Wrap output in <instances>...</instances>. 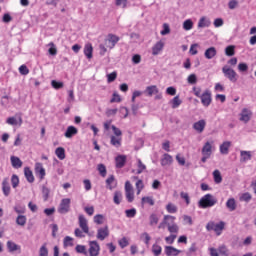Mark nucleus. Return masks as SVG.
Returning a JSON list of instances; mask_svg holds the SVG:
<instances>
[{
    "mask_svg": "<svg viewBox=\"0 0 256 256\" xmlns=\"http://www.w3.org/2000/svg\"><path fill=\"white\" fill-rule=\"evenodd\" d=\"M218 252L222 256H228V249L225 245L220 246L219 249H218Z\"/></svg>",
    "mask_w": 256,
    "mask_h": 256,
    "instance_id": "69168bd1",
    "label": "nucleus"
},
{
    "mask_svg": "<svg viewBox=\"0 0 256 256\" xmlns=\"http://www.w3.org/2000/svg\"><path fill=\"white\" fill-rule=\"evenodd\" d=\"M152 253L154 254V256H160L162 253V247L158 244H153Z\"/></svg>",
    "mask_w": 256,
    "mask_h": 256,
    "instance_id": "c03bdc74",
    "label": "nucleus"
},
{
    "mask_svg": "<svg viewBox=\"0 0 256 256\" xmlns=\"http://www.w3.org/2000/svg\"><path fill=\"white\" fill-rule=\"evenodd\" d=\"M222 73H224L225 77L232 83H236L237 73L232 68L228 66L222 67Z\"/></svg>",
    "mask_w": 256,
    "mask_h": 256,
    "instance_id": "0eeeda50",
    "label": "nucleus"
},
{
    "mask_svg": "<svg viewBox=\"0 0 256 256\" xmlns=\"http://www.w3.org/2000/svg\"><path fill=\"white\" fill-rule=\"evenodd\" d=\"M193 28V23L190 19L186 20L185 22H183V29H185L186 31H189Z\"/></svg>",
    "mask_w": 256,
    "mask_h": 256,
    "instance_id": "4d7b16f0",
    "label": "nucleus"
},
{
    "mask_svg": "<svg viewBox=\"0 0 256 256\" xmlns=\"http://www.w3.org/2000/svg\"><path fill=\"white\" fill-rule=\"evenodd\" d=\"M115 102L117 103L122 102V98L117 92H114L113 97L110 99V103H115Z\"/></svg>",
    "mask_w": 256,
    "mask_h": 256,
    "instance_id": "bf43d9fd",
    "label": "nucleus"
},
{
    "mask_svg": "<svg viewBox=\"0 0 256 256\" xmlns=\"http://www.w3.org/2000/svg\"><path fill=\"white\" fill-rule=\"evenodd\" d=\"M251 115H252V112L247 108H244L241 112L240 120L247 123L248 121H250Z\"/></svg>",
    "mask_w": 256,
    "mask_h": 256,
    "instance_id": "393cba45",
    "label": "nucleus"
},
{
    "mask_svg": "<svg viewBox=\"0 0 256 256\" xmlns=\"http://www.w3.org/2000/svg\"><path fill=\"white\" fill-rule=\"evenodd\" d=\"M177 220L176 217L172 215H165L163 218V222H161L158 226V229H164L165 225L168 226V231L170 234H178L179 226L175 221Z\"/></svg>",
    "mask_w": 256,
    "mask_h": 256,
    "instance_id": "f257e3e1",
    "label": "nucleus"
},
{
    "mask_svg": "<svg viewBox=\"0 0 256 256\" xmlns=\"http://www.w3.org/2000/svg\"><path fill=\"white\" fill-rule=\"evenodd\" d=\"M97 169H98V171H99L100 176L106 177V175H107V170H106V166H105L104 164H98Z\"/></svg>",
    "mask_w": 256,
    "mask_h": 256,
    "instance_id": "de8ad7c7",
    "label": "nucleus"
},
{
    "mask_svg": "<svg viewBox=\"0 0 256 256\" xmlns=\"http://www.w3.org/2000/svg\"><path fill=\"white\" fill-rule=\"evenodd\" d=\"M251 200H252V195L250 193H248V192L243 193L240 196V201L241 202L249 203Z\"/></svg>",
    "mask_w": 256,
    "mask_h": 256,
    "instance_id": "37998d69",
    "label": "nucleus"
},
{
    "mask_svg": "<svg viewBox=\"0 0 256 256\" xmlns=\"http://www.w3.org/2000/svg\"><path fill=\"white\" fill-rule=\"evenodd\" d=\"M92 52L93 48L91 44H86L85 48L83 49V53H85V56L87 59H92Z\"/></svg>",
    "mask_w": 256,
    "mask_h": 256,
    "instance_id": "f704fd0d",
    "label": "nucleus"
},
{
    "mask_svg": "<svg viewBox=\"0 0 256 256\" xmlns=\"http://www.w3.org/2000/svg\"><path fill=\"white\" fill-rule=\"evenodd\" d=\"M24 174L28 183H34L35 177L33 171L29 167L24 168Z\"/></svg>",
    "mask_w": 256,
    "mask_h": 256,
    "instance_id": "b1692460",
    "label": "nucleus"
},
{
    "mask_svg": "<svg viewBox=\"0 0 256 256\" xmlns=\"http://www.w3.org/2000/svg\"><path fill=\"white\" fill-rule=\"evenodd\" d=\"M117 79V72H111L110 74L107 75V82L108 84H111Z\"/></svg>",
    "mask_w": 256,
    "mask_h": 256,
    "instance_id": "603ef678",
    "label": "nucleus"
},
{
    "mask_svg": "<svg viewBox=\"0 0 256 256\" xmlns=\"http://www.w3.org/2000/svg\"><path fill=\"white\" fill-rule=\"evenodd\" d=\"M122 141H123L122 137L110 136V144L113 147H116V148L121 147L122 146Z\"/></svg>",
    "mask_w": 256,
    "mask_h": 256,
    "instance_id": "5701e85b",
    "label": "nucleus"
},
{
    "mask_svg": "<svg viewBox=\"0 0 256 256\" xmlns=\"http://www.w3.org/2000/svg\"><path fill=\"white\" fill-rule=\"evenodd\" d=\"M252 158V154L250 151H241V158H240V161L241 162H247V161H250Z\"/></svg>",
    "mask_w": 256,
    "mask_h": 256,
    "instance_id": "72a5a7b5",
    "label": "nucleus"
},
{
    "mask_svg": "<svg viewBox=\"0 0 256 256\" xmlns=\"http://www.w3.org/2000/svg\"><path fill=\"white\" fill-rule=\"evenodd\" d=\"M216 56H217V48L210 47L207 50H205V53H204L205 59L212 60Z\"/></svg>",
    "mask_w": 256,
    "mask_h": 256,
    "instance_id": "a211bd4d",
    "label": "nucleus"
},
{
    "mask_svg": "<svg viewBox=\"0 0 256 256\" xmlns=\"http://www.w3.org/2000/svg\"><path fill=\"white\" fill-rule=\"evenodd\" d=\"M78 225L82 229L83 233H85L86 235H89V225L84 215L78 216Z\"/></svg>",
    "mask_w": 256,
    "mask_h": 256,
    "instance_id": "9d476101",
    "label": "nucleus"
},
{
    "mask_svg": "<svg viewBox=\"0 0 256 256\" xmlns=\"http://www.w3.org/2000/svg\"><path fill=\"white\" fill-rule=\"evenodd\" d=\"M16 225L24 227L27 225V217L24 215H19L18 218H16Z\"/></svg>",
    "mask_w": 256,
    "mask_h": 256,
    "instance_id": "58836bf2",
    "label": "nucleus"
},
{
    "mask_svg": "<svg viewBox=\"0 0 256 256\" xmlns=\"http://www.w3.org/2000/svg\"><path fill=\"white\" fill-rule=\"evenodd\" d=\"M138 164H137V172L136 175H140L143 173V171H146V165L142 163L141 159L137 160Z\"/></svg>",
    "mask_w": 256,
    "mask_h": 256,
    "instance_id": "a19ab883",
    "label": "nucleus"
},
{
    "mask_svg": "<svg viewBox=\"0 0 256 256\" xmlns=\"http://www.w3.org/2000/svg\"><path fill=\"white\" fill-rule=\"evenodd\" d=\"M119 246L121 249L127 248L129 246V240L127 237H122L119 241Z\"/></svg>",
    "mask_w": 256,
    "mask_h": 256,
    "instance_id": "a18cd8bd",
    "label": "nucleus"
},
{
    "mask_svg": "<svg viewBox=\"0 0 256 256\" xmlns=\"http://www.w3.org/2000/svg\"><path fill=\"white\" fill-rule=\"evenodd\" d=\"M213 177H214V182H215V184H220V183H222L223 178H222V174L220 173L219 170H215V171L213 172Z\"/></svg>",
    "mask_w": 256,
    "mask_h": 256,
    "instance_id": "4c0bfd02",
    "label": "nucleus"
},
{
    "mask_svg": "<svg viewBox=\"0 0 256 256\" xmlns=\"http://www.w3.org/2000/svg\"><path fill=\"white\" fill-rule=\"evenodd\" d=\"M94 223H96L97 225H102L103 221H104V217L101 214H97L96 216H94L93 218Z\"/></svg>",
    "mask_w": 256,
    "mask_h": 256,
    "instance_id": "5fc2aeb1",
    "label": "nucleus"
},
{
    "mask_svg": "<svg viewBox=\"0 0 256 256\" xmlns=\"http://www.w3.org/2000/svg\"><path fill=\"white\" fill-rule=\"evenodd\" d=\"M205 228L208 231H214L216 235L221 236L223 230L225 229V222L221 221L219 223H215L213 221H210L207 223V226H205Z\"/></svg>",
    "mask_w": 256,
    "mask_h": 256,
    "instance_id": "7ed1b4c3",
    "label": "nucleus"
},
{
    "mask_svg": "<svg viewBox=\"0 0 256 256\" xmlns=\"http://www.w3.org/2000/svg\"><path fill=\"white\" fill-rule=\"evenodd\" d=\"M202 155L203 156H212V144L207 142L204 144L202 148Z\"/></svg>",
    "mask_w": 256,
    "mask_h": 256,
    "instance_id": "bb28decb",
    "label": "nucleus"
},
{
    "mask_svg": "<svg viewBox=\"0 0 256 256\" xmlns=\"http://www.w3.org/2000/svg\"><path fill=\"white\" fill-rule=\"evenodd\" d=\"M148 204L150 207L155 206V200L151 196H146L141 199V205L144 206Z\"/></svg>",
    "mask_w": 256,
    "mask_h": 256,
    "instance_id": "c85d7f7f",
    "label": "nucleus"
},
{
    "mask_svg": "<svg viewBox=\"0 0 256 256\" xmlns=\"http://www.w3.org/2000/svg\"><path fill=\"white\" fill-rule=\"evenodd\" d=\"M39 256H48L47 244H43L38 252Z\"/></svg>",
    "mask_w": 256,
    "mask_h": 256,
    "instance_id": "6e6d98bb",
    "label": "nucleus"
},
{
    "mask_svg": "<svg viewBox=\"0 0 256 256\" xmlns=\"http://www.w3.org/2000/svg\"><path fill=\"white\" fill-rule=\"evenodd\" d=\"M55 155L59 160L63 161L65 159V149L62 147L55 149Z\"/></svg>",
    "mask_w": 256,
    "mask_h": 256,
    "instance_id": "c9c22d12",
    "label": "nucleus"
},
{
    "mask_svg": "<svg viewBox=\"0 0 256 256\" xmlns=\"http://www.w3.org/2000/svg\"><path fill=\"white\" fill-rule=\"evenodd\" d=\"M218 203V200L214 198L212 194H205L202 198H200L198 202L199 208L207 209L214 207Z\"/></svg>",
    "mask_w": 256,
    "mask_h": 256,
    "instance_id": "f03ea898",
    "label": "nucleus"
},
{
    "mask_svg": "<svg viewBox=\"0 0 256 256\" xmlns=\"http://www.w3.org/2000/svg\"><path fill=\"white\" fill-rule=\"evenodd\" d=\"M35 174L38 176V178L45 179L46 176V170L43 167L41 162H36L35 163Z\"/></svg>",
    "mask_w": 256,
    "mask_h": 256,
    "instance_id": "f8f14e48",
    "label": "nucleus"
},
{
    "mask_svg": "<svg viewBox=\"0 0 256 256\" xmlns=\"http://www.w3.org/2000/svg\"><path fill=\"white\" fill-rule=\"evenodd\" d=\"M181 253V250L174 248L173 246L165 247L166 256H178Z\"/></svg>",
    "mask_w": 256,
    "mask_h": 256,
    "instance_id": "aec40b11",
    "label": "nucleus"
},
{
    "mask_svg": "<svg viewBox=\"0 0 256 256\" xmlns=\"http://www.w3.org/2000/svg\"><path fill=\"white\" fill-rule=\"evenodd\" d=\"M125 164H127V156L120 154L115 157V167L118 169H122Z\"/></svg>",
    "mask_w": 256,
    "mask_h": 256,
    "instance_id": "ddd939ff",
    "label": "nucleus"
},
{
    "mask_svg": "<svg viewBox=\"0 0 256 256\" xmlns=\"http://www.w3.org/2000/svg\"><path fill=\"white\" fill-rule=\"evenodd\" d=\"M114 181H115V178H114L113 175H111V176L108 177L106 183H107V187H108L109 190L114 189V187L112 186V184L114 183Z\"/></svg>",
    "mask_w": 256,
    "mask_h": 256,
    "instance_id": "052dcab7",
    "label": "nucleus"
},
{
    "mask_svg": "<svg viewBox=\"0 0 256 256\" xmlns=\"http://www.w3.org/2000/svg\"><path fill=\"white\" fill-rule=\"evenodd\" d=\"M225 54L227 57H233L235 55V46L229 45L225 48Z\"/></svg>",
    "mask_w": 256,
    "mask_h": 256,
    "instance_id": "79ce46f5",
    "label": "nucleus"
},
{
    "mask_svg": "<svg viewBox=\"0 0 256 256\" xmlns=\"http://www.w3.org/2000/svg\"><path fill=\"white\" fill-rule=\"evenodd\" d=\"M226 207L228 211H231V212L235 211L237 208L235 199L234 198L227 199Z\"/></svg>",
    "mask_w": 256,
    "mask_h": 256,
    "instance_id": "cd10ccee",
    "label": "nucleus"
},
{
    "mask_svg": "<svg viewBox=\"0 0 256 256\" xmlns=\"http://www.w3.org/2000/svg\"><path fill=\"white\" fill-rule=\"evenodd\" d=\"M175 239H177V236L171 234L170 236L165 237V242L168 244H173Z\"/></svg>",
    "mask_w": 256,
    "mask_h": 256,
    "instance_id": "338daca9",
    "label": "nucleus"
},
{
    "mask_svg": "<svg viewBox=\"0 0 256 256\" xmlns=\"http://www.w3.org/2000/svg\"><path fill=\"white\" fill-rule=\"evenodd\" d=\"M88 256H99L101 247L100 244L96 240H92L88 242Z\"/></svg>",
    "mask_w": 256,
    "mask_h": 256,
    "instance_id": "20e7f679",
    "label": "nucleus"
},
{
    "mask_svg": "<svg viewBox=\"0 0 256 256\" xmlns=\"http://www.w3.org/2000/svg\"><path fill=\"white\" fill-rule=\"evenodd\" d=\"M7 248H8V250H9V253H14V252H16V251H19V252H20V250H21L20 245L15 244V243H14L13 241H11V240H9V241L7 242Z\"/></svg>",
    "mask_w": 256,
    "mask_h": 256,
    "instance_id": "a878e982",
    "label": "nucleus"
},
{
    "mask_svg": "<svg viewBox=\"0 0 256 256\" xmlns=\"http://www.w3.org/2000/svg\"><path fill=\"white\" fill-rule=\"evenodd\" d=\"M123 200V194L121 191H115L114 192V197H113V202L115 205H120Z\"/></svg>",
    "mask_w": 256,
    "mask_h": 256,
    "instance_id": "7c9ffc66",
    "label": "nucleus"
},
{
    "mask_svg": "<svg viewBox=\"0 0 256 256\" xmlns=\"http://www.w3.org/2000/svg\"><path fill=\"white\" fill-rule=\"evenodd\" d=\"M200 102L205 107H209L212 103V93L210 90H205L201 96H199Z\"/></svg>",
    "mask_w": 256,
    "mask_h": 256,
    "instance_id": "6e6552de",
    "label": "nucleus"
},
{
    "mask_svg": "<svg viewBox=\"0 0 256 256\" xmlns=\"http://www.w3.org/2000/svg\"><path fill=\"white\" fill-rule=\"evenodd\" d=\"M145 188V186L143 185V181L142 180H138L136 182V189H137V192L136 194L137 195H140L141 194V191Z\"/></svg>",
    "mask_w": 256,
    "mask_h": 256,
    "instance_id": "864d4df0",
    "label": "nucleus"
},
{
    "mask_svg": "<svg viewBox=\"0 0 256 256\" xmlns=\"http://www.w3.org/2000/svg\"><path fill=\"white\" fill-rule=\"evenodd\" d=\"M72 203V200L69 198L61 199L58 212L60 214H67L70 211V204Z\"/></svg>",
    "mask_w": 256,
    "mask_h": 256,
    "instance_id": "423d86ee",
    "label": "nucleus"
},
{
    "mask_svg": "<svg viewBox=\"0 0 256 256\" xmlns=\"http://www.w3.org/2000/svg\"><path fill=\"white\" fill-rule=\"evenodd\" d=\"M10 161H11V166H13L14 169H20L23 166L22 160H20V158L16 156H11Z\"/></svg>",
    "mask_w": 256,
    "mask_h": 256,
    "instance_id": "4be33fe9",
    "label": "nucleus"
},
{
    "mask_svg": "<svg viewBox=\"0 0 256 256\" xmlns=\"http://www.w3.org/2000/svg\"><path fill=\"white\" fill-rule=\"evenodd\" d=\"M19 73H20L21 75H28V74H29V69H28V67H27L26 65H21V66L19 67Z\"/></svg>",
    "mask_w": 256,
    "mask_h": 256,
    "instance_id": "0e129e2a",
    "label": "nucleus"
},
{
    "mask_svg": "<svg viewBox=\"0 0 256 256\" xmlns=\"http://www.w3.org/2000/svg\"><path fill=\"white\" fill-rule=\"evenodd\" d=\"M119 37L117 35L109 34L108 39L105 40V44L108 48L113 49L115 45L119 42Z\"/></svg>",
    "mask_w": 256,
    "mask_h": 256,
    "instance_id": "9b49d317",
    "label": "nucleus"
},
{
    "mask_svg": "<svg viewBox=\"0 0 256 256\" xmlns=\"http://www.w3.org/2000/svg\"><path fill=\"white\" fill-rule=\"evenodd\" d=\"M164 49V42L162 40L158 41L152 47V55L158 56Z\"/></svg>",
    "mask_w": 256,
    "mask_h": 256,
    "instance_id": "4468645a",
    "label": "nucleus"
},
{
    "mask_svg": "<svg viewBox=\"0 0 256 256\" xmlns=\"http://www.w3.org/2000/svg\"><path fill=\"white\" fill-rule=\"evenodd\" d=\"M76 253L82 254L83 256H88V251L85 245L77 244L75 247Z\"/></svg>",
    "mask_w": 256,
    "mask_h": 256,
    "instance_id": "2f4dec72",
    "label": "nucleus"
},
{
    "mask_svg": "<svg viewBox=\"0 0 256 256\" xmlns=\"http://www.w3.org/2000/svg\"><path fill=\"white\" fill-rule=\"evenodd\" d=\"M159 90L156 85H150L146 88V93L149 97H152L153 95L158 94Z\"/></svg>",
    "mask_w": 256,
    "mask_h": 256,
    "instance_id": "c756f323",
    "label": "nucleus"
},
{
    "mask_svg": "<svg viewBox=\"0 0 256 256\" xmlns=\"http://www.w3.org/2000/svg\"><path fill=\"white\" fill-rule=\"evenodd\" d=\"M141 239L143 240L144 243H146V245H149L151 241V236L147 232H144L141 235Z\"/></svg>",
    "mask_w": 256,
    "mask_h": 256,
    "instance_id": "13d9d810",
    "label": "nucleus"
},
{
    "mask_svg": "<svg viewBox=\"0 0 256 256\" xmlns=\"http://www.w3.org/2000/svg\"><path fill=\"white\" fill-rule=\"evenodd\" d=\"M137 214L136 208L127 209L125 215L127 218H134Z\"/></svg>",
    "mask_w": 256,
    "mask_h": 256,
    "instance_id": "49530a36",
    "label": "nucleus"
},
{
    "mask_svg": "<svg viewBox=\"0 0 256 256\" xmlns=\"http://www.w3.org/2000/svg\"><path fill=\"white\" fill-rule=\"evenodd\" d=\"M73 241H74V239L72 237L66 236L64 238V247H72L74 245Z\"/></svg>",
    "mask_w": 256,
    "mask_h": 256,
    "instance_id": "3c124183",
    "label": "nucleus"
},
{
    "mask_svg": "<svg viewBox=\"0 0 256 256\" xmlns=\"http://www.w3.org/2000/svg\"><path fill=\"white\" fill-rule=\"evenodd\" d=\"M173 163V157L170 154H164L160 160L161 166H170Z\"/></svg>",
    "mask_w": 256,
    "mask_h": 256,
    "instance_id": "412c9836",
    "label": "nucleus"
},
{
    "mask_svg": "<svg viewBox=\"0 0 256 256\" xmlns=\"http://www.w3.org/2000/svg\"><path fill=\"white\" fill-rule=\"evenodd\" d=\"M187 82L188 84H196L197 83V76L195 74H191L190 76H188L187 78Z\"/></svg>",
    "mask_w": 256,
    "mask_h": 256,
    "instance_id": "e2e57ef3",
    "label": "nucleus"
},
{
    "mask_svg": "<svg viewBox=\"0 0 256 256\" xmlns=\"http://www.w3.org/2000/svg\"><path fill=\"white\" fill-rule=\"evenodd\" d=\"M77 134L78 129L75 126H69L68 129H66L64 136L66 139H72V137Z\"/></svg>",
    "mask_w": 256,
    "mask_h": 256,
    "instance_id": "6ab92c4d",
    "label": "nucleus"
},
{
    "mask_svg": "<svg viewBox=\"0 0 256 256\" xmlns=\"http://www.w3.org/2000/svg\"><path fill=\"white\" fill-rule=\"evenodd\" d=\"M11 186L16 189L19 186V177L17 175L11 176Z\"/></svg>",
    "mask_w": 256,
    "mask_h": 256,
    "instance_id": "09e8293b",
    "label": "nucleus"
},
{
    "mask_svg": "<svg viewBox=\"0 0 256 256\" xmlns=\"http://www.w3.org/2000/svg\"><path fill=\"white\" fill-rule=\"evenodd\" d=\"M197 47H198V44H192V45H191L190 54H191L192 56L197 55V53H198Z\"/></svg>",
    "mask_w": 256,
    "mask_h": 256,
    "instance_id": "774afa93",
    "label": "nucleus"
},
{
    "mask_svg": "<svg viewBox=\"0 0 256 256\" xmlns=\"http://www.w3.org/2000/svg\"><path fill=\"white\" fill-rule=\"evenodd\" d=\"M166 211H168L169 214H175L178 212V207L175 204L169 203L166 205Z\"/></svg>",
    "mask_w": 256,
    "mask_h": 256,
    "instance_id": "ea45409f",
    "label": "nucleus"
},
{
    "mask_svg": "<svg viewBox=\"0 0 256 256\" xmlns=\"http://www.w3.org/2000/svg\"><path fill=\"white\" fill-rule=\"evenodd\" d=\"M158 222H159L158 214H156V213L150 214V216H149V225L153 227V226L158 225Z\"/></svg>",
    "mask_w": 256,
    "mask_h": 256,
    "instance_id": "473e14b6",
    "label": "nucleus"
},
{
    "mask_svg": "<svg viewBox=\"0 0 256 256\" xmlns=\"http://www.w3.org/2000/svg\"><path fill=\"white\" fill-rule=\"evenodd\" d=\"M206 128V121L205 120H199L198 122H195L193 124V129L197 131V133L201 134L203 131H205Z\"/></svg>",
    "mask_w": 256,
    "mask_h": 256,
    "instance_id": "dca6fc26",
    "label": "nucleus"
},
{
    "mask_svg": "<svg viewBox=\"0 0 256 256\" xmlns=\"http://www.w3.org/2000/svg\"><path fill=\"white\" fill-rule=\"evenodd\" d=\"M232 146L231 141H224L222 144L219 146V151L221 155H228L229 154V149Z\"/></svg>",
    "mask_w": 256,
    "mask_h": 256,
    "instance_id": "2eb2a0df",
    "label": "nucleus"
},
{
    "mask_svg": "<svg viewBox=\"0 0 256 256\" xmlns=\"http://www.w3.org/2000/svg\"><path fill=\"white\" fill-rule=\"evenodd\" d=\"M2 191L5 197H8L11 194V186H9L8 178H4L2 181Z\"/></svg>",
    "mask_w": 256,
    "mask_h": 256,
    "instance_id": "f3484780",
    "label": "nucleus"
},
{
    "mask_svg": "<svg viewBox=\"0 0 256 256\" xmlns=\"http://www.w3.org/2000/svg\"><path fill=\"white\" fill-rule=\"evenodd\" d=\"M125 196L128 203L134 202V188L133 185H131L130 181L125 182Z\"/></svg>",
    "mask_w": 256,
    "mask_h": 256,
    "instance_id": "39448f33",
    "label": "nucleus"
},
{
    "mask_svg": "<svg viewBox=\"0 0 256 256\" xmlns=\"http://www.w3.org/2000/svg\"><path fill=\"white\" fill-rule=\"evenodd\" d=\"M96 237L99 241H105L109 237L108 226L98 228Z\"/></svg>",
    "mask_w": 256,
    "mask_h": 256,
    "instance_id": "1a4fd4ad",
    "label": "nucleus"
},
{
    "mask_svg": "<svg viewBox=\"0 0 256 256\" xmlns=\"http://www.w3.org/2000/svg\"><path fill=\"white\" fill-rule=\"evenodd\" d=\"M51 85L55 90L62 89L64 87L63 82H59L57 80H52Z\"/></svg>",
    "mask_w": 256,
    "mask_h": 256,
    "instance_id": "8fccbe9b",
    "label": "nucleus"
},
{
    "mask_svg": "<svg viewBox=\"0 0 256 256\" xmlns=\"http://www.w3.org/2000/svg\"><path fill=\"white\" fill-rule=\"evenodd\" d=\"M111 129H113L114 137H122L123 133L122 130H120L117 126H111Z\"/></svg>",
    "mask_w": 256,
    "mask_h": 256,
    "instance_id": "680f3d73",
    "label": "nucleus"
},
{
    "mask_svg": "<svg viewBox=\"0 0 256 256\" xmlns=\"http://www.w3.org/2000/svg\"><path fill=\"white\" fill-rule=\"evenodd\" d=\"M182 103L183 101L180 100L179 96H175L174 99L171 100V108L177 109Z\"/></svg>",
    "mask_w": 256,
    "mask_h": 256,
    "instance_id": "e433bc0d",
    "label": "nucleus"
}]
</instances>
